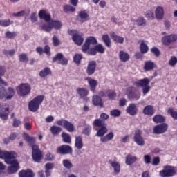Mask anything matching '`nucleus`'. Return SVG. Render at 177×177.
<instances>
[{
    "mask_svg": "<svg viewBox=\"0 0 177 177\" xmlns=\"http://www.w3.org/2000/svg\"><path fill=\"white\" fill-rule=\"evenodd\" d=\"M16 153L11 151L8 152L6 151H2L0 149V158L4 160L6 164L10 165L8 167V173L10 175L16 174L20 169L19 162L16 160Z\"/></svg>",
    "mask_w": 177,
    "mask_h": 177,
    "instance_id": "obj_1",
    "label": "nucleus"
},
{
    "mask_svg": "<svg viewBox=\"0 0 177 177\" xmlns=\"http://www.w3.org/2000/svg\"><path fill=\"white\" fill-rule=\"evenodd\" d=\"M134 85L136 86V88H142L143 96L147 95V93L150 92V89H151V87L149 86L150 85V79L147 77L140 79L134 82Z\"/></svg>",
    "mask_w": 177,
    "mask_h": 177,
    "instance_id": "obj_2",
    "label": "nucleus"
},
{
    "mask_svg": "<svg viewBox=\"0 0 177 177\" xmlns=\"http://www.w3.org/2000/svg\"><path fill=\"white\" fill-rule=\"evenodd\" d=\"M44 99H45V96L44 95H38L32 99L28 103V109L30 111H32V113L38 111V109H39V106L44 102Z\"/></svg>",
    "mask_w": 177,
    "mask_h": 177,
    "instance_id": "obj_3",
    "label": "nucleus"
},
{
    "mask_svg": "<svg viewBox=\"0 0 177 177\" xmlns=\"http://www.w3.org/2000/svg\"><path fill=\"white\" fill-rule=\"evenodd\" d=\"M15 96V89L12 87H8V93L5 87L0 86V100L6 99L9 100Z\"/></svg>",
    "mask_w": 177,
    "mask_h": 177,
    "instance_id": "obj_4",
    "label": "nucleus"
},
{
    "mask_svg": "<svg viewBox=\"0 0 177 177\" xmlns=\"http://www.w3.org/2000/svg\"><path fill=\"white\" fill-rule=\"evenodd\" d=\"M161 177H171L176 174L175 167L171 165L164 166L163 169L159 173Z\"/></svg>",
    "mask_w": 177,
    "mask_h": 177,
    "instance_id": "obj_5",
    "label": "nucleus"
},
{
    "mask_svg": "<svg viewBox=\"0 0 177 177\" xmlns=\"http://www.w3.org/2000/svg\"><path fill=\"white\" fill-rule=\"evenodd\" d=\"M97 39L93 36H89L86 39V41L83 46H82V51L83 53H86L91 48V45H97Z\"/></svg>",
    "mask_w": 177,
    "mask_h": 177,
    "instance_id": "obj_6",
    "label": "nucleus"
},
{
    "mask_svg": "<svg viewBox=\"0 0 177 177\" xmlns=\"http://www.w3.org/2000/svg\"><path fill=\"white\" fill-rule=\"evenodd\" d=\"M32 157L35 162H41L43 156H42V151H40L39 145H32Z\"/></svg>",
    "mask_w": 177,
    "mask_h": 177,
    "instance_id": "obj_7",
    "label": "nucleus"
},
{
    "mask_svg": "<svg viewBox=\"0 0 177 177\" xmlns=\"http://www.w3.org/2000/svg\"><path fill=\"white\" fill-rule=\"evenodd\" d=\"M100 97H107L109 100H115L117 97V92L113 89H105L99 92Z\"/></svg>",
    "mask_w": 177,
    "mask_h": 177,
    "instance_id": "obj_8",
    "label": "nucleus"
},
{
    "mask_svg": "<svg viewBox=\"0 0 177 177\" xmlns=\"http://www.w3.org/2000/svg\"><path fill=\"white\" fill-rule=\"evenodd\" d=\"M56 122L57 125L63 127L64 129L68 131V132H74V124L71 123V122L64 119H61L57 120Z\"/></svg>",
    "mask_w": 177,
    "mask_h": 177,
    "instance_id": "obj_9",
    "label": "nucleus"
},
{
    "mask_svg": "<svg viewBox=\"0 0 177 177\" xmlns=\"http://www.w3.org/2000/svg\"><path fill=\"white\" fill-rule=\"evenodd\" d=\"M57 153L66 156L67 154L73 155V147L68 145H63L57 148Z\"/></svg>",
    "mask_w": 177,
    "mask_h": 177,
    "instance_id": "obj_10",
    "label": "nucleus"
},
{
    "mask_svg": "<svg viewBox=\"0 0 177 177\" xmlns=\"http://www.w3.org/2000/svg\"><path fill=\"white\" fill-rule=\"evenodd\" d=\"M30 92H31V86L27 83L20 84L17 91L19 96H22L23 97L27 96Z\"/></svg>",
    "mask_w": 177,
    "mask_h": 177,
    "instance_id": "obj_11",
    "label": "nucleus"
},
{
    "mask_svg": "<svg viewBox=\"0 0 177 177\" xmlns=\"http://www.w3.org/2000/svg\"><path fill=\"white\" fill-rule=\"evenodd\" d=\"M58 62V64L62 66H67L68 64V59L64 57V55L62 53H58L55 57H53V63Z\"/></svg>",
    "mask_w": 177,
    "mask_h": 177,
    "instance_id": "obj_12",
    "label": "nucleus"
},
{
    "mask_svg": "<svg viewBox=\"0 0 177 177\" xmlns=\"http://www.w3.org/2000/svg\"><path fill=\"white\" fill-rule=\"evenodd\" d=\"M142 133L143 131L140 129L136 130L134 133V142L138 146H145V140L142 137Z\"/></svg>",
    "mask_w": 177,
    "mask_h": 177,
    "instance_id": "obj_13",
    "label": "nucleus"
},
{
    "mask_svg": "<svg viewBox=\"0 0 177 177\" xmlns=\"http://www.w3.org/2000/svg\"><path fill=\"white\" fill-rule=\"evenodd\" d=\"M126 94L129 99H132L133 100H139L140 99V93L135 92V87H129L126 91Z\"/></svg>",
    "mask_w": 177,
    "mask_h": 177,
    "instance_id": "obj_14",
    "label": "nucleus"
},
{
    "mask_svg": "<svg viewBox=\"0 0 177 177\" xmlns=\"http://www.w3.org/2000/svg\"><path fill=\"white\" fill-rule=\"evenodd\" d=\"M167 130L168 124L167 123H162L153 127V133L155 135H161L162 133H165Z\"/></svg>",
    "mask_w": 177,
    "mask_h": 177,
    "instance_id": "obj_15",
    "label": "nucleus"
},
{
    "mask_svg": "<svg viewBox=\"0 0 177 177\" xmlns=\"http://www.w3.org/2000/svg\"><path fill=\"white\" fill-rule=\"evenodd\" d=\"M177 35L175 34L164 36L162 39V42L163 45L168 46L174 42H176Z\"/></svg>",
    "mask_w": 177,
    "mask_h": 177,
    "instance_id": "obj_16",
    "label": "nucleus"
},
{
    "mask_svg": "<svg viewBox=\"0 0 177 177\" xmlns=\"http://www.w3.org/2000/svg\"><path fill=\"white\" fill-rule=\"evenodd\" d=\"M97 64L96 61H90L88 63L87 68L86 70V73L87 75H93L95 74V71H96V67Z\"/></svg>",
    "mask_w": 177,
    "mask_h": 177,
    "instance_id": "obj_17",
    "label": "nucleus"
},
{
    "mask_svg": "<svg viewBox=\"0 0 177 177\" xmlns=\"http://www.w3.org/2000/svg\"><path fill=\"white\" fill-rule=\"evenodd\" d=\"M126 111L127 114H129V115H136L138 114V106H136V104L135 103H131L130 104L127 109Z\"/></svg>",
    "mask_w": 177,
    "mask_h": 177,
    "instance_id": "obj_18",
    "label": "nucleus"
},
{
    "mask_svg": "<svg viewBox=\"0 0 177 177\" xmlns=\"http://www.w3.org/2000/svg\"><path fill=\"white\" fill-rule=\"evenodd\" d=\"M77 19L80 23H85L89 20V14L86 12V10H82L78 12Z\"/></svg>",
    "mask_w": 177,
    "mask_h": 177,
    "instance_id": "obj_19",
    "label": "nucleus"
},
{
    "mask_svg": "<svg viewBox=\"0 0 177 177\" xmlns=\"http://www.w3.org/2000/svg\"><path fill=\"white\" fill-rule=\"evenodd\" d=\"M36 52L37 53H38L40 56L41 55H44V53H46V55H47V56H50V47L49 46V45H46L44 46V48L41 46H39L36 48Z\"/></svg>",
    "mask_w": 177,
    "mask_h": 177,
    "instance_id": "obj_20",
    "label": "nucleus"
},
{
    "mask_svg": "<svg viewBox=\"0 0 177 177\" xmlns=\"http://www.w3.org/2000/svg\"><path fill=\"white\" fill-rule=\"evenodd\" d=\"M72 40L73 41L74 44H75V45H77V46H81V45L84 44V38L82 35L78 33L73 35Z\"/></svg>",
    "mask_w": 177,
    "mask_h": 177,
    "instance_id": "obj_21",
    "label": "nucleus"
},
{
    "mask_svg": "<svg viewBox=\"0 0 177 177\" xmlns=\"http://www.w3.org/2000/svg\"><path fill=\"white\" fill-rule=\"evenodd\" d=\"M18 176L19 177H35V174L34 173V171H32V170L28 169L26 170H21L18 173Z\"/></svg>",
    "mask_w": 177,
    "mask_h": 177,
    "instance_id": "obj_22",
    "label": "nucleus"
},
{
    "mask_svg": "<svg viewBox=\"0 0 177 177\" xmlns=\"http://www.w3.org/2000/svg\"><path fill=\"white\" fill-rule=\"evenodd\" d=\"M24 139L28 143L29 146L32 148V146L36 145L37 138L34 136H30L27 133H24Z\"/></svg>",
    "mask_w": 177,
    "mask_h": 177,
    "instance_id": "obj_23",
    "label": "nucleus"
},
{
    "mask_svg": "<svg viewBox=\"0 0 177 177\" xmlns=\"http://www.w3.org/2000/svg\"><path fill=\"white\" fill-rule=\"evenodd\" d=\"M119 59L120 62L123 63H127V62H129V59H131V55L124 50H120L119 52Z\"/></svg>",
    "mask_w": 177,
    "mask_h": 177,
    "instance_id": "obj_24",
    "label": "nucleus"
},
{
    "mask_svg": "<svg viewBox=\"0 0 177 177\" xmlns=\"http://www.w3.org/2000/svg\"><path fill=\"white\" fill-rule=\"evenodd\" d=\"M143 114L145 115H149L151 117L152 115H154V113H156V111H154V106L152 105H147L145 106L143 111H142Z\"/></svg>",
    "mask_w": 177,
    "mask_h": 177,
    "instance_id": "obj_25",
    "label": "nucleus"
},
{
    "mask_svg": "<svg viewBox=\"0 0 177 177\" xmlns=\"http://www.w3.org/2000/svg\"><path fill=\"white\" fill-rule=\"evenodd\" d=\"M86 80L88 82V85L90 86V91H91V92H93V93L96 92V86H97V81L91 77H87Z\"/></svg>",
    "mask_w": 177,
    "mask_h": 177,
    "instance_id": "obj_26",
    "label": "nucleus"
},
{
    "mask_svg": "<svg viewBox=\"0 0 177 177\" xmlns=\"http://www.w3.org/2000/svg\"><path fill=\"white\" fill-rule=\"evenodd\" d=\"M110 37L115 44H124V37L117 35L115 32H111Z\"/></svg>",
    "mask_w": 177,
    "mask_h": 177,
    "instance_id": "obj_27",
    "label": "nucleus"
},
{
    "mask_svg": "<svg viewBox=\"0 0 177 177\" xmlns=\"http://www.w3.org/2000/svg\"><path fill=\"white\" fill-rule=\"evenodd\" d=\"M77 93L80 96L81 99H85L89 95V91L85 88H78L77 89Z\"/></svg>",
    "mask_w": 177,
    "mask_h": 177,
    "instance_id": "obj_28",
    "label": "nucleus"
},
{
    "mask_svg": "<svg viewBox=\"0 0 177 177\" xmlns=\"http://www.w3.org/2000/svg\"><path fill=\"white\" fill-rule=\"evenodd\" d=\"M92 103L94 106H99L103 107V100L99 95L93 96Z\"/></svg>",
    "mask_w": 177,
    "mask_h": 177,
    "instance_id": "obj_29",
    "label": "nucleus"
},
{
    "mask_svg": "<svg viewBox=\"0 0 177 177\" xmlns=\"http://www.w3.org/2000/svg\"><path fill=\"white\" fill-rule=\"evenodd\" d=\"M39 19H44L45 21H50V14L46 13L45 10H41L39 12Z\"/></svg>",
    "mask_w": 177,
    "mask_h": 177,
    "instance_id": "obj_30",
    "label": "nucleus"
},
{
    "mask_svg": "<svg viewBox=\"0 0 177 177\" xmlns=\"http://www.w3.org/2000/svg\"><path fill=\"white\" fill-rule=\"evenodd\" d=\"M75 147H76L77 150H81V149L84 147V142H82V137L81 136L75 137Z\"/></svg>",
    "mask_w": 177,
    "mask_h": 177,
    "instance_id": "obj_31",
    "label": "nucleus"
},
{
    "mask_svg": "<svg viewBox=\"0 0 177 177\" xmlns=\"http://www.w3.org/2000/svg\"><path fill=\"white\" fill-rule=\"evenodd\" d=\"M41 78H45L48 75H52V70L49 67H46L39 73Z\"/></svg>",
    "mask_w": 177,
    "mask_h": 177,
    "instance_id": "obj_32",
    "label": "nucleus"
},
{
    "mask_svg": "<svg viewBox=\"0 0 177 177\" xmlns=\"http://www.w3.org/2000/svg\"><path fill=\"white\" fill-rule=\"evenodd\" d=\"M154 67H156V64L149 60L145 62L143 68L145 71H151V70H154Z\"/></svg>",
    "mask_w": 177,
    "mask_h": 177,
    "instance_id": "obj_33",
    "label": "nucleus"
},
{
    "mask_svg": "<svg viewBox=\"0 0 177 177\" xmlns=\"http://www.w3.org/2000/svg\"><path fill=\"white\" fill-rule=\"evenodd\" d=\"M133 21L138 27H145V26L147 24V21L144 17H138L137 19H134Z\"/></svg>",
    "mask_w": 177,
    "mask_h": 177,
    "instance_id": "obj_34",
    "label": "nucleus"
},
{
    "mask_svg": "<svg viewBox=\"0 0 177 177\" xmlns=\"http://www.w3.org/2000/svg\"><path fill=\"white\" fill-rule=\"evenodd\" d=\"M96 136H98V138H104V135H106V133L108 132L109 129H107V125L104 126L102 127H100V129H96Z\"/></svg>",
    "mask_w": 177,
    "mask_h": 177,
    "instance_id": "obj_35",
    "label": "nucleus"
},
{
    "mask_svg": "<svg viewBox=\"0 0 177 177\" xmlns=\"http://www.w3.org/2000/svg\"><path fill=\"white\" fill-rule=\"evenodd\" d=\"M155 14L156 19H158V20H161V19L164 17V8L161 6L157 7Z\"/></svg>",
    "mask_w": 177,
    "mask_h": 177,
    "instance_id": "obj_36",
    "label": "nucleus"
},
{
    "mask_svg": "<svg viewBox=\"0 0 177 177\" xmlns=\"http://www.w3.org/2000/svg\"><path fill=\"white\" fill-rule=\"evenodd\" d=\"M136 161H138V158H136V156H133L131 154H128L126 156L125 162L127 165H132V164H134Z\"/></svg>",
    "mask_w": 177,
    "mask_h": 177,
    "instance_id": "obj_37",
    "label": "nucleus"
},
{
    "mask_svg": "<svg viewBox=\"0 0 177 177\" xmlns=\"http://www.w3.org/2000/svg\"><path fill=\"white\" fill-rule=\"evenodd\" d=\"M110 165L113 168L115 174H120V171H121V166L118 162L115 161H109Z\"/></svg>",
    "mask_w": 177,
    "mask_h": 177,
    "instance_id": "obj_38",
    "label": "nucleus"
},
{
    "mask_svg": "<svg viewBox=\"0 0 177 177\" xmlns=\"http://www.w3.org/2000/svg\"><path fill=\"white\" fill-rule=\"evenodd\" d=\"M113 138H114V133L111 131L108 134H106L105 136L102 137L100 138V142H102V143H106L107 142H110V140H112V139Z\"/></svg>",
    "mask_w": 177,
    "mask_h": 177,
    "instance_id": "obj_39",
    "label": "nucleus"
},
{
    "mask_svg": "<svg viewBox=\"0 0 177 177\" xmlns=\"http://www.w3.org/2000/svg\"><path fill=\"white\" fill-rule=\"evenodd\" d=\"M93 127H96L97 128H102L103 127H106L107 124L104 122V120L101 119H95L93 122Z\"/></svg>",
    "mask_w": 177,
    "mask_h": 177,
    "instance_id": "obj_40",
    "label": "nucleus"
},
{
    "mask_svg": "<svg viewBox=\"0 0 177 177\" xmlns=\"http://www.w3.org/2000/svg\"><path fill=\"white\" fill-rule=\"evenodd\" d=\"M153 121L155 124H162V122H165V117L162 115H156L153 118Z\"/></svg>",
    "mask_w": 177,
    "mask_h": 177,
    "instance_id": "obj_41",
    "label": "nucleus"
},
{
    "mask_svg": "<svg viewBox=\"0 0 177 177\" xmlns=\"http://www.w3.org/2000/svg\"><path fill=\"white\" fill-rule=\"evenodd\" d=\"M8 117H9V107L3 109V111L0 112V118H1L3 121H6Z\"/></svg>",
    "mask_w": 177,
    "mask_h": 177,
    "instance_id": "obj_42",
    "label": "nucleus"
},
{
    "mask_svg": "<svg viewBox=\"0 0 177 177\" xmlns=\"http://www.w3.org/2000/svg\"><path fill=\"white\" fill-rule=\"evenodd\" d=\"M50 22V25L52 28H55V30H60L62 28V22L57 20H52Z\"/></svg>",
    "mask_w": 177,
    "mask_h": 177,
    "instance_id": "obj_43",
    "label": "nucleus"
},
{
    "mask_svg": "<svg viewBox=\"0 0 177 177\" xmlns=\"http://www.w3.org/2000/svg\"><path fill=\"white\" fill-rule=\"evenodd\" d=\"M102 41L107 48H110V46H111V39H110V37H109V35H103Z\"/></svg>",
    "mask_w": 177,
    "mask_h": 177,
    "instance_id": "obj_44",
    "label": "nucleus"
},
{
    "mask_svg": "<svg viewBox=\"0 0 177 177\" xmlns=\"http://www.w3.org/2000/svg\"><path fill=\"white\" fill-rule=\"evenodd\" d=\"M140 50L142 55H145V53H147L149 52V46L147 44H145V41H142L140 45Z\"/></svg>",
    "mask_w": 177,
    "mask_h": 177,
    "instance_id": "obj_45",
    "label": "nucleus"
},
{
    "mask_svg": "<svg viewBox=\"0 0 177 177\" xmlns=\"http://www.w3.org/2000/svg\"><path fill=\"white\" fill-rule=\"evenodd\" d=\"M63 11L64 12V13H68L70 12L73 13V12H75V7L70 4H66L64 6Z\"/></svg>",
    "mask_w": 177,
    "mask_h": 177,
    "instance_id": "obj_46",
    "label": "nucleus"
},
{
    "mask_svg": "<svg viewBox=\"0 0 177 177\" xmlns=\"http://www.w3.org/2000/svg\"><path fill=\"white\" fill-rule=\"evenodd\" d=\"M52 135H59L62 132V127L57 126H52L50 129Z\"/></svg>",
    "mask_w": 177,
    "mask_h": 177,
    "instance_id": "obj_47",
    "label": "nucleus"
},
{
    "mask_svg": "<svg viewBox=\"0 0 177 177\" xmlns=\"http://www.w3.org/2000/svg\"><path fill=\"white\" fill-rule=\"evenodd\" d=\"M10 24H13V21L9 19L0 20V26H1V27H9Z\"/></svg>",
    "mask_w": 177,
    "mask_h": 177,
    "instance_id": "obj_48",
    "label": "nucleus"
},
{
    "mask_svg": "<svg viewBox=\"0 0 177 177\" xmlns=\"http://www.w3.org/2000/svg\"><path fill=\"white\" fill-rule=\"evenodd\" d=\"M62 137L63 139V142H64V143H71V137H70V134L65 132H62Z\"/></svg>",
    "mask_w": 177,
    "mask_h": 177,
    "instance_id": "obj_49",
    "label": "nucleus"
},
{
    "mask_svg": "<svg viewBox=\"0 0 177 177\" xmlns=\"http://www.w3.org/2000/svg\"><path fill=\"white\" fill-rule=\"evenodd\" d=\"M82 54H75L73 57V62L77 64V66H79L81 64V60H82Z\"/></svg>",
    "mask_w": 177,
    "mask_h": 177,
    "instance_id": "obj_50",
    "label": "nucleus"
},
{
    "mask_svg": "<svg viewBox=\"0 0 177 177\" xmlns=\"http://www.w3.org/2000/svg\"><path fill=\"white\" fill-rule=\"evenodd\" d=\"M151 52L156 57H160L161 56V51L157 47H153L151 48Z\"/></svg>",
    "mask_w": 177,
    "mask_h": 177,
    "instance_id": "obj_51",
    "label": "nucleus"
},
{
    "mask_svg": "<svg viewBox=\"0 0 177 177\" xmlns=\"http://www.w3.org/2000/svg\"><path fill=\"white\" fill-rule=\"evenodd\" d=\"M95 48V50L98 53L103 54L104 52H106V48H104V46H103L102 44H97L94 46Z\"/></svg>",
    "mask_w": 177,
    "mask_h": 177,
    "instance_id": "obj_52",
    "label": "nucleus"
},
{
    "mask_svg": "<svg viewBox=\"0 0 177 177\" xmlns=\"http://www.w3.org/2000/svg\"><path fill=\"white\" fill-rule=\"evenodd\" d=\"M52 25L50 24V22L48 23V24H44L41 26V29L43 31H46V32H50L52 31Z\"/></svg>",
    "mask_w": 177,
    "mask_h": 177,
    "instance_id": "obj_53",
    "label": "nucleus"
},
{
    "mask_svg": "<svg viewBox=\"0 0 177 177\" xmlns=\"http://www.w3.org/2000/svg\"><path fill=\"white\" fill-rule=\"evenodd\" d=\"M19 60L22 63H27L28 62V57H27V54L22 53L19 55Z\"/></svg>",
    "mask_w": 177,
    "mask_h": 177,
    "instance_id": "obj_54",
    "label": "nucleus"
},
{
    "mask_svg": "<svg viewBox=\"0 0 177 177\" xmlns=\"http://www.w3.org/2000/svg\"><path fill=\"white\" fill-rule=\"evenodd\" d=\"M168 114H170V115L174 118V120H177V111H174L172 108H169L167 110Z\"/></svg>",
    "mask_w": 177,
    "mask_h": 177,
    "instance_id": "obj_55",
    "label": "nucleus"
},
{
    "mask_svg": "<svg viewBox=\"0 0 177 177\" xmlns=\"http://www.w3.org/2000/svg\"><path fill=\"white\" fill-rule=\"evenodd\" d=\"M53 45V46H59L62 42L60 41V39H59V37L57 36L54 35L52 38Z\"/></svg>",
    "mask_w": 177,
    "mask_h": 177,
    "instance_id": "obj_56",
    "label": "nucleus"
},
{
    "mask_svg": "<svg viewBox=\"0 0 177 177\" xmlns=\"http://www.w3.org/2000/svg\"><path fill=\"white\" fill-rule=\"evenodd\" d=\"M62 162L64 167L66 168V169H71V167H73V163H71L70 160L64 159Z\"/></svg>",
    "mask_w": 177,
    "mask_h": 177,
    "instance_id": "obj_57",
    "label": "nucleus"
},
{
    "mask_svg": "<svg viewBox=\"0 0 177 177\" xmlns=\"http://www.w3.org/2000/svg\"><path fill=\"white\" fill-rule=\"evenodd\" d=\"M21 125V120L20 119H17L16 118H13L12 127L14 128H19Z\"/></svg>",
    "mask_w": 177,
    "mask_h": 177,
    "instance_id": "obj_58",
    "label": "nucleus"
},
{
    "mask_svg": "<svg viewBox=\"0 0 177 177\" xmlns=\"http://www.w3.org/2000/svg\"><path fill=\"white\" fill-rule=\"evenodd\" d=\"M91 131H92V127L88 125L83 129L82 133L86 135V136H89V135H91Z\"/></svg>",
    "mask_w": 177,
    "mask_h": 177,
    "instance_id": "obj_59",
    "label": "nucleus"
},
{
    "mask_svg": "<svg viewBox=\"0 0 177 177\" xmlns=\"http://www.w3.org/2000/svg\"><path fill=\"white\" fill-rule=\"evenodd\" d=\"M176 64H177V57L175 56H172L170 60L169 61V66H171V67H175V66H176Z\"/></svg>",
    "mask_w": 177,
    "mask_h": 177,
    "instance_id": "obj_60",
    "label": "nucleus"
},
{
    "mask_svg": "<svg viewBox=\"0 0 177 177\" xmlns=\"http://www.w3.org/2000/svg\"><path fill=\"white\" fill-rule=\"evenodd\" d=\"M110 114L112 117H120V115H121V111L118 109H113L111 111Z\"/></svg>",
    "mask_w": 177,
    "mask_h": 177,
    "instance_id": "obj_61",
    "label": "nucleus"
},
{
    "mask_svg": "<svg viewBox=\"0 0 177 177\" xmlns=\"http://www.w3.org/2000/svg\"><path fill=\"white\" fill-rule=\"evenodd\" d=\"M145 17L148 19V20H153L154 19V12L153 11H147L145 14Z\"/></svg>",
    "mask_w": 177,
    "mask_h": 177,
    "instance_id": "obj_62",
    "label": "nucleus"
},
{
    "mask_svg": "<svg viewBox=\"0 0 177 177\" xmlns=\"http://www.w3.org/2000/svg\"><path fill=\"white\" fill-rule=\"evenodd\" d=\"M16 35H17V33H16L15 32L7 31L6 32V38H9V39L15 38Z\"/></svg>",
    "mask_w": 177,
    "mask_h": 177,
    "instance_id": "obj_63",
    "label": "nucleus"
},
{
    "mask_svg": "<svg viewBox=\"0 0 177 177\" xmlns=\"http://www.w3.org/2000/svg\"><path fill=\"white\" fill-rule=\"evenodd\" d=\"M15 52L16 51L15 50V49H12V50H3V53L6 56H13V55H15Z\"/></svg>",
    "mask_w": 177,
    "mask_h": 177,
    "instance_id": "obj_64",
    "label": "nucleus"
}]
</instances>
